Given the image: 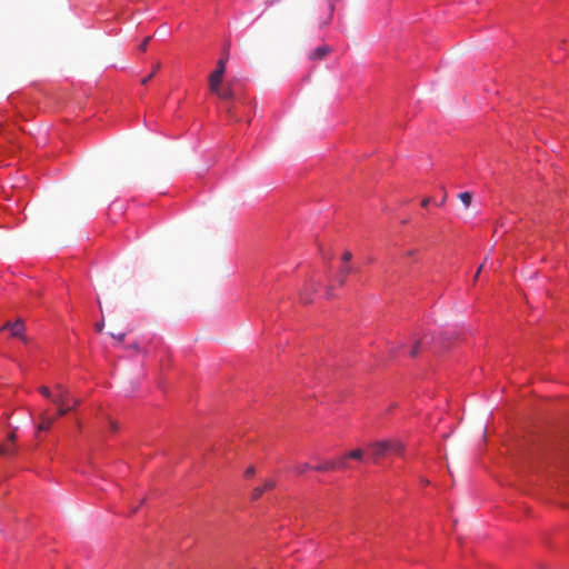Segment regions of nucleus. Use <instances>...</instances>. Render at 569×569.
<instances>
[{
  "label": "nucleus",
  "mask_w": 569,
  "mask_h": 569,
  "mask_svg": "<svg viewBox=\"0 0 569 569\" xmlns=\"http://www.w3.org/2000/svg\"><path fill=\"white\" fill-rule=\"evenodd\" d=\"M369 449L373 459L378 460L387 453L401 455L405 450V445L398 439H389L372 442L369 445Z\"/></svg>",
  "instance_id": "nucleus-1"
},
{
  "label": "nucleus",
  "mask_w": 569,
  "mask_h": 569,
  "mask_svg": "<svg viewBox=\"0 0 569 569\" xmlns=\"http://www.w3.org/2000/svg\"><path fill=\"white\" fill-rule=\"evenodd\" d=\"M341 259H342L343 263H349L351 261V259H352V253L347 250V251L343 252Z\"/></svg>",
  "instance_id": "nucleus-21"
},
{
  "label": "nucleus",
  "mask_w": 569,
  "mask_h": 569,
  "mask_svg": "<svg viewBox=\"0 0 569 569\" xmlns=\"http://www.w3.org/2000/svg\"><path fill=\"white\" fill-rule=\"evenodd\" d=\"M446 201V197H443V199H440V206H442Z\"/></svg>",
  "instance_id": "nucleus-34"
},
{
  "label": "nucleus",
  "mask_w": 569,
  "mask_h": 569,
  "mask_svg": "<svg viewBox=\"0 0 569 569\" xmlns=\"http://www.w3.org/2000/svg\"><path fill=\"white\" fill-rule=\"evenodd\" d=\"M429 342L430 340L428 339V336H425L422 339L415 341L409 351L410 356L416 357L420 352L421 347Z\"/></svg>",
  "instance_id": "nucleus-10"
},
{
  "label": "nucleus",
  "mask_w": 569,
  "mask_h": 569,
  "mask_svg": "<svg viewBox=\"0 0 569 569\" xmlns=\"http://www.w3.org/2000/svg\"><path fill=\"white\" fill-rule=\"evenodd\" d=\"M482 268H483V264H481V266L478 268V270H477V272H476V276H475V280H477V278L479 277V273H480V271L482 270Z\"/></svg>",
  "instance_id": "nucleus-31"
},
{
  "label": "nucleus",
  "mask_w": 569,
  "mask_h": 569,
  "mask_svg": "<svg viewBox=\"0 0 569 569\" xmlns=\"http://www.w3.org/2000/svg\"><path fill=\"white\" fill-rule=\"evenodd\" d=\"M54 389L57 391V395L54 396V398H52V402L58 406L57 413L59 417L66 416L69 411L73 410L76 407L80 405L79 399L69 398V391L64 386L58 383L56 385Z\"/></svg>",
  "instance_id": "nucleus-2"
},
{
  "label": "nucleus",
  "mask_w": 569,
  "mask_h": 569,
  "mask_svg": "<svg viewBox=\"0 0 569 569\" xmlns=\"http://www.w3.org/2000/svg\"><path fill=\"white\" fill-rule=\"evenodd\" d=\"M349 459L361 461L363 459V450L358 448L347 453Z\"/></svg>",
  "instance_id": "nucleus-14"
},
{
  "label": "nucleus",
  "mask_w": 569,
  "mask_h": 569,
  "mask_svg": "<svg viewBox=\"0 0 569 569\" xmlns=\"http://www.w3.org/2000/svg\"><path fill=\"white\" fill-rule=\"evenodd\" d=\"M309 469L310 466L308 463H298L292 468V471L296 472L297 475H302Z\"/></svg>",
  "instance_id": "nucleus-17"
},
{
  "label": "nucleus",
  "mask_w": 569,
  "mask_h": 569,
  "mask_svg": "<svg viewBox=\"0 0 569 569\" xmlns=\"http://www.w3.org/2000/svg\"><path fill=\"white\" fill-rule=\"evenodd\" d=\"M9 329L12 337L20 338L26 341V338L23 336V332L26 330L24 323L18 319L14 323L7 322L4 323L0 330Z\"/></svg>",
  "instance_id": "nucleus-4"
},
{
  "label": "nucleus",
  "mask_w": 569,
  "mask_h": 569,
  "mask_svg": "<svg viewBox=\"0 0 569 569\" xmlns=\"http://www.w3.org/2000/svg\"><path fill=\"white\" fill-rule=\"evenodd\" d=\"M111 336H112L113 338H116L117 340H119V341H123V340H124V337H126V333H119V335H113V333H111Z\"/></svg>",
  "instance_id": "nucleus-27"
},
{
  "label": "nucleus",
  "mask_w": 569,
  "mask_h": 569,
  "mask_svg": "<svg viewBox=\"0 0 569 569\" xmlns=\"http://www.w3.org/2000/svg\"><path fill=\"white\" fill-rule=\"evenodd\" d=\"M327 297H328L329 299H330V298H332L331 287H329V288L327 289Z\"/></svg>",
  "instance_id": "nucleus-32"
},
{
  "label": "nucleus",
  "mask_w": 569,
  "mask_h": 569,
  "mask_svg": "<svg viewBox=\"0 0 569 569\" xmlns=\"http://www.w3.org/2000/svg\"><path fill=\"white\" fill-rule=\"evenodd\" d=\"M338 463L335 460L325 461L318 466L315 467V470L317 471H330V470H337Z\"/></svg>",
  "instance_id": "nucleus-11"
},
{
  "label": "nucleus",
  "mask_w": 569,
  "mask_h": 569,
  "mask_svg": "<svg viewBox=\"0 0 569 569\" xmlns=\"http://www.w3.org/2000/svg\"><path fill=\"white\" fill-rule=\"evenodd\" d=\"M150 40H151V37H147V38L142 41V43L139 46V49H140L141 51H146V50H147V48H148V44H149Z\"/></svg>",
  "instance_id": "nucleus-22"
},
{
  "label": "nucleus",
  "mask_w": 569,
  "mask_h": 569,
  "mask_svg": "<svg viewBox=\"0 0 569 569\" xmlns=\"http://www.w3.org/2000/svg\"><path fill=\"white\" fill-rule=\"evenodd\" d=\"M317 288H318V283H316V282L311 283V284H310V288H306V289L301 292V295H300L301 301H302L303 303H309V302H311V298H310V293H309V291H316V290H317Z\"/></svg>",
  "instance_id": "nucleus-12"
},
{
  "label": "nucleus",
  "mask_w": 569,
  "mask_h": 569,
  "mask_svg": "<svg viewBox=\"0 0 569 569\" xmlns=\"http://www.w3.org/2000/svg\"><path fill=\"white\" fill-rule=\"evenodd\" d=\"M254 473H256V469L253 466H250L249 468H247V470L244 472L246 477H252Z\"/></svg>",
  "instance_id": "nucleus-23"
},
{
  "label": "nucleus",
  "mask_w": 569,
  "mask_h": 569,
  "mask_svg": "<svg viewBox=\"0 0 569 569\" xmlns=\"http://www.w3.org/2000/svg\"><path fill=\"white\" fill-rule=\"evenodd\" d=\"M446 201V197H443V199H440V206H442Z\"/></svg>",
  "instance_id": "nucleus-35"
},
{
  "label": "nucleus",
  "mask_w": 569,
  "mask_h": 569,
  "mask_svg": "<svg viewBox=\"0 0 569 569\" xmlns=\"http://www.w3.org/2000/svg\"><path fill=\"white\" fill-rule=\"evenodd\" d=\"M39 392H40L42 396H44L46 398H48V399H51V400H52V398H54V397L52 396V393H51L50 389H49L48 387H46V386H41V387L39 388Z\"/></svg>",
  "instance_id": "nucleus-19"
},
{
  "label": "nucleus",
  "mask_w": 569,
  "mask_h": 569,
  "mask_svg": "<svg viewBox=\"0 0 569 569\" xmlns=\"http://www.w3.org/2000/svg\"><path fill=\"white\" fill-rule=\"evenodd\" d=\"M227 113L229 116L230 119H233V120H237L238 121V118H237V114H236V111H234V107L233 106H228L227 107Z\"/></svg>",
  "instance_id": "nucleus-20"
},
{
  "label": "nucleus",
  "mask_w": 569,
  "mask_h": 569,
  "mask_svg": "<svg viewBox=\"0 0 569 569\" xmlns=\"http://www.w3.org/2000/svg\"><path fill=\"white\" fill-rule=\"evenodd\" d=\"M226 72V61L220 59L217 63V68L209 76V88H214L216 84H221L223 74Z\"/></svg>",
  "instance_id": "nucleus-3"
},
{
  "label": "nucleus",
  "mask_w": 569,
  "mask_h": 569,
  "mask_svg": "<svg viewBox=\"0 0 569 569\" xmlns=\"http://www.w3.org/2000/svg\"><path fill=\"white\" fill-rule=\"evenodd\" d=\"M160 67H161V64H160V62H158V63L153 67L152 72H149V76H148V77H146L144 79H142L141 83H142V84L148 83V81H149V80H151V79L154 77L156 72L160 69Z\"/></svg>",
  "instance_id": "nucleus-18"
},
{
  "label": "nucleus",
  "mask_w": 569,
  "mask_h": 569,
  "mask_svg": "<svg viewBox=\"0 0 569 569\" xmlns=\"http://www.w3.org/2000/svg\"><path fill=\"white\" fill-rule=\"evenodd\" d=\"M430 202H431V198H425V199L421 201V206H422V207H427Z\"/></svg>",
  "instance_id": "nucleus-28"
},
{
  "label": "nucleus",
  "mask_w": 569,
  "mask_h": 569,
  "mask_svg": "<svg viewBox=\"0 0 569 569\" xmlns=\"http://www.w3.org/2000/svg\"><path fill=\"white\" fill-rule=\"evenodd\" d=\"M417 253V250L416 249H410V250H407L405 256L408 257V258H413Z\"/></svg>",
  "instance_id": "nucleus-24"
},
{
  "label": "nucleus",
  "mask_w": 569,
  "mask_h": 569,
  "mask_svg": "<svg viewBox=\"0 0 569 569\" xmlns=\"http://www.w3.org/2000/svg\"><path fill=\"white\" fill-rule=\"evenodd\" d=\"M331 51L332 48L330 46L322 44L309 53V59L323 60Z\"/></svg>",
  "instance_id": "nucleus-6"
},
{
  "label": "nucleus",
  "mask_w": 569,
  "mask_h": 569,
  "mask_svg": "<svg viewBox=\"0 0 569 569\" xmlns=\"http://www.w3.org/2000/svg\"><path fill=\"white\" fill-rule=\"evenodd\" d=\"M459 200L463 203L465 207H470L472 202V193L469 191H465L459 193L458 196Z\"/></svg>",
  "instance_id": "nucleus-13"
},
{
  "label": "nucleus",
  "mask_w": 569,
  "mask_h": 569,
  "mask_svg": "<svg viewBox=\"0 0 569 569\" xmlns=\"http://www.w3.org/2000/svg\"><path fill=\"white\" fill-rule=\"evenodd\" d=\"M103 327H104V322H103V319H102L100 322H98V323L96 325V330H97L98 332H101V331L103 330Z\"/></svg>",
  "instance_id": "nucleus-25"
},
{
  "label": "nucleus",
  "mask_w": 569,
  "mask_h": 569,
  "mask_svg": "<svg viewBox=\"0 0 569 569\" xmlns=\"http://www.w3.org/2000/svg\"><path fill=\"white\" fill-rule=\"evenodd\" d=\"M329 9H330L329 18H328V20L325 22V24H329V23H330V21H331V19H332L333 9H335V8H333V4H331Z\"/></svg>",
  "instance_id": "nucleus-26"
},
{
  "label": "nucleus",
  "mask_w": 569,
  "mask_h": 569,
  "mask_svg": "<svg viewBox=\"0 0 569 569\" xmlns=\"http://www.w3.org/2000/svg\"><path fill=\"white\" fill-rule=\"evenodd\" d=\"M130 348L136 349V350H139V346H138L137 343H132V345L130 346Z\"/></svg>",
  "instance_id": "nucleus-33"
},
{
  "label": "nucleus",
  "mask_w": 569,
  "mask_h": 569,
  "mask_svg": "<svg viewBox=\"0 0 569 569\" xmlns=\"http://www.w3.org/2000/svg\"><path fill=\"white\" fill-rule=\"evenodd\" d=\"M352 271H353V268H352L351 264L343 263V266L341 267V269H340V271L338 273L339 286H343L345 284L347 274L351 273Z\"/></svg>",
  "instance_id": "nucleus-9"
},
{
  "label": "nucleus",
  "mask_w": 569,
  "mask_h": 569,
  "mask_svg": "<svg viewBox=\"0 0 569 569\" xmlns=\"http://www.w3.org/2000/svg\"><path fill=\"white\" fill-rule=\"evenodd\" d=\"M276 487V482L273 480H267L263 486L261 487H256L253 490H252V495H251V498L253 500H257L259 499L262 493L266 491V490H271Z\"/></svg>",
  "instance_id": "nucleus-8"
},
{
  "label": "nucleus",
  "mask_w": 569,
  "mask_h": 569,
  "mask_svg": "<svg viewBox=\"0 0 569 569\" xmlns=\"http://www.w3.org/2000/svg\"><path fill=\"white\" fill-rule=\"evenodd\" d=\"M348 460H349V457L348 455H343L341 457H339L337 460H335L337 463H338V469H347L349 468V463H348Z\"/></svg>",
  "instance_id": "nucleus-15"
},
{
  "label": "nucleus",
  "mask_w": 569,
  "mask_h": 569,
  "mask_svg": "<svg viewBox=\"0 0 569 569\" xmlns=\"http://www.w3.org/2000/svg\"><path fill=\"white\" fill-rule=\"evenodd\" d=\"M8 440L13 443L16 441V433L14 432L9 433Z\"/></svg>",
  "instance_id": "nucleus-30"
},
{
  "label": "nucleus",
  "mask_w": 569,
  "mask_h": 569,
  "mask_svg": "<svg viewBox=\"0 0 569 569\" xmlns=\"http://www.w3.org/2000/svg\"><path fill=\"white\" fill-rule=\"evenodd\" d=\"M39 419L40 422L37 426V432L49 430L56 421V418L49 417L46 411L40 413Z\"/></svg>",
  "instance_id": "nucleus-7"
},
{
  "label": "nucleus",
  "mask_w": 569,
  "mask_h": 569,
  "mask_svg": "<svg viewBox=\"0 0 569 569\" xmlns=\"http://www.w3.org/2000/svg\"><path fill=\"white\" fill-rule=\"evenodd\" d=\"M110 428H111V430H113V431L118 430V423H117L116 421H112V420H111V421H110Z\"/></svg>",
  "instance_id": "nucleus-29"
},
{
  "label": "nucleus",
  "mask_w": 569,
  "mask_h": 569,
  "mask_svg": "<svg viewBox=\"0 0 569 569\" xmlns=\"http://www.w3.org/2000/svg\"><path fill=\"white\" fill-rule=\"evenodd\" d=\"M98 306H99L100 311H102V306H101L100 300H98Z\"/></svg>",
  "instance_id": "nucleus-36"
},
{
  "label": "nucleus",
  "mask_w": 569,
  "mask_h": 569,
  "mask_svg": "<svg viewBox=\"0 0 569 569\" xmlns=\"http://www.w3.org/2000/svg\"><path fill=\"white\" fill-rule=\"evenodd\" d=\"M210 92L216 94L219 99L227 101L231 100L234 97V92L230 86L222 87L221 84H216L214 88H209Z\"/></svg>",
  "instance_id": "nucleus-5"
},
{
  "label": "nucleus",
  "mask_w": 569,
  "mask_h": 569,
  "mask_svg": "<svg viewBox=\"0 0 569 569\" xmlns=\"http://www.w3.org/2000/svg\"><path fill=\"white\" fill-rule=\"evenodd\" d=\"M14 453V446L13 445H3L0 447V455L3 456H11Z\"/></svg>",
  "instance_id": "nucleus-16"
}]
</instances>
